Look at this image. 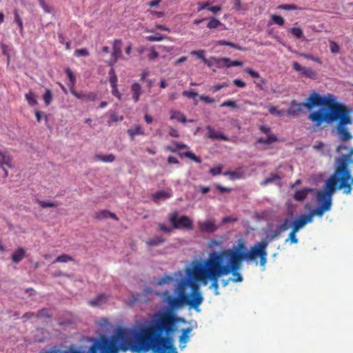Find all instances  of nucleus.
<instances>
[{
  "label": "nucleus",
  "mask_w": 353,
  "mask_h": 353,
  "mask_svg": "<svg viewBox=\"0 0 353 353\" xmlns=\"http://www.w3.org/2000/svg\"><path fill=\"white\" fill-rule=\"evenodd\" d=\"M180 318L170 310L156 313L146 325L138 328L119 327L110 337L102 336L89 347L71 345L65 350L52 347L42 353H176L172 335Z\"/></svg>",
  "instance_id": "obj_1"
},
{
  "label": "nucleus",
  "mask_w": 353,
  "mask_h": 353,
  "mask_svg": "<svg viewBox=\"0 0 353 353\" xmlns=\"http://www.w3.org/2000/svg\"><path fill=\"white\" fill-rule=\"evenodd\" d=\"M239 257L230 250L210 253L206 259L193 261L186 267L185 272L188 278L181 279L176 285L174 292L177 297L170 295L169 291L158 294L171 309H179L189 305L196 311L203 302V297L199 285H206L211 282L210 288L216 295L219 294V279L227 276L240 265Z\"/></svg>",
  "instance_id": "obj_2"
},
{
  "label": "nucleus",
  "mask_w": 353,
  "mask_h": 353,
  "mask_svg": "<svg viewBox=\"0 0 353 353\" xmlns=\"http://www.w3.org/2000/svg\"><path fill=\"white\" fill-rule=\"evenodd\" d=\"M306 108L311 110L314 107L322 105L330 109L321 108L316 111L311 112L308 119L316 126L320 127L323 123H330L339 119L337 125L338 134L343 141H347L352 138V135L347 132L345 125L352 123L349 116V112L345 107L336 103V99L330 94L321 97L314 92L310 94L306 100Z\"/></svg>",
  "instance_id": "obj_3"
},
{
  "label": "nucleus",
  "mask_w": 353,
  "mask_h": 353,
  "mask_svg": "<svg viewBox=\"0 0 353 353\" xmlns=\"http://www.w3.org/2000/svg\"><path fill=\"white\" fill-rule=\"evenodd\" d=\"M348 176L340 174L338 172L336 175H332L326 181L324 190L319 191L316 195V199L320 206L310 212L307 216H311L312 221L315 215L322 216L325 212L330 210L332 206V196L335 192L336 185L339 190H343V192L349 194L352 191V180L348 181Z\"/></svg>",
  "instance_id": "obj_4"
},
{
  "label": "nucleus",
  "mask_w": 353,
  "mask_h": 353,
  "mask_svg": "<svg viewBox=\"0 0 353 353\" xmlns=\"http://www.w3.org/2000/svg\"><path fill=\"white\" fill-rule=\"evenodd\" d=\"M268 245V243L266 241H262L260 243L254 244L248 250L245 241L243 239H239L236 245L232 249H227L226 250H230L232 253H235L240 259L239 268L232 270L230 272L233 275V278L230 280L233 282H241L243 281V277L238 271L241 268L242 261L244 260L252 261L257 257H259L260 265L261 266H265L267 262L268 253L266 248Z\"/></svg>",
  "instance_id": "obj_5"
},
{
  "label": "nucleus",
  "mask_w": 353,
  "mask_h": 353,
  "mask_svg": "<svg viewBox=\"0 0 353 353\" xmlns=\"http://www.w3.org/2000/svg\"><path fill=\"white\" fill-rule=\"evenodd\" d=\"M337 152L341 154V157L336 161L337 167L333 175H336L338 172H340V174H347L349 182L352 180L353 185V177L350 175V170L347 168L348 163L353 161V149L349 148L347 145L343 144L337 148Z\"/></svg>",
  "instance_id": "obj_6"
},
{
  "label": "nucleus",
  "mask_w": 353,
  "mask_h": 353,
  "mask_svg": "<svg viewBox=\"0 0 353 353\" xmlns=\"http://www.w3.org/2000/svg\"><path fill=\"white\" fill-rule=\"evenodd\" d=\"M170 221L174 228L192 229V221L187 216H182L178 219L177 214L174 212L170 214Z\"/></svg>",
  "instance_id": "obj_7"
},
{
  "label": "nucleus",
  "mask_w": 353,
  "mask_h": 353,
  "mask_svg": "<svg viewBox=\"0 0 353 353\" xmlns=\"http://www.w3.org/2000/svg\"><path fill=\"white\" fill-rule=\"evenodd\" d=\"M5 166L13 168L12 164V157L8 152L0 151V168L4 171L5 177L8 176V173Z\"/></svg>",
  "instance_id": "obj_8"
},
{
  "label": "nucleus",
  "mask_w": 353,
  "mask_h": 353,
  "mask_svg": "<svg viewBox=\"0 0 353 353\" xmlns=\"http://www.w3.org/2000/svg\"><path fill=\"white\" fill-rule=\"evenodd\" d=\"M70 92L77 99H81L85 102L94 101L97 99V94L95 92L85 93L83 92H78L72 88H70Z\"/></svg>",
  "instance_id": "obj_9"
},
{
  "label": "nucleus",
  "mask_w": 353,
  "mask_h": 353,
  "mask_svg": "<svg viewBox=\"0 0 353 353\" xmlns=\"http://www.w3.org/2000/svg\"><path fill=\"white\" fill-rule=\"evenodd\" d=\"M291 227L292 228V221L288 219H284L283 222L277 226L274 234L270 236V240H272L279 236L282 232L288 230Z\"/></svg>",
  "instance_id": "obj_10"
},
{
  "label": "nucleus",
  "mask_w": 353,
  "mask_h": 353,
  "mask_svg": "<svg viewBox=\"0 0 353 353\" xmlns=\"http://www.w3.org/2000/svg\"><path fill=\"white\" fill-rule=\"evenodd\" d=\"M311 216L302 215L297 219L292 221V230L298 232L299 230L303 228L307 223H311Z\"/></svg>",
  "instance_id": "obj_11"
},
{
  "label": "nucleus",
  "mask_w": 353,
  "mask_h": 353,
  "mask_svg": "<svg viewBox=\"0 0 353 353\" xmlns=\"http://www.w3.org/2000/svg\"><path fill=\"white\" fill-rule=\"evenodd\" d=\"M198 225L199 230L204 232H214L217 229L214 221L212 219L200 221L198 223Z\"/></svg>",
  "instance_id": "obj_12"
},
{
  "label": "nucleus",
  "mask_w": 353,
  "mask_h": 353,
  "mask_svg": "<svg viewBox=\"0 0 353 353\" xmlns=\"http://www.w3.org/2000/svg\"><path fill=\"white\" fill-rule=\"evenodd\" d=\"M121 45L122 42L121 40H115L114 41L112 52L113 60L110 61V65L114 64L119 59H123L121 54Z\"/></svg>",
  "instance_id": "obj_13"
},
{
  "label": "nucleus",
  "mask_w": 353,
  "mask_h": 353,
  "mask_svg": "<svg viewBox=\"0 0 353 353\" xmlns=\"http://www.w3.org/2000/svg\"><path fill=\"white\" fill-rule=\"evenodd\" d=\"M306 108V103H297L292 101L290 108L288 110L287 113L293 116H299L303 112V108Z\"/></svg>",
  "instance_id": "obj_14"
},
{
  "label": "nucleus",
  "mask_w": 353,
  "mask_h": 353,
  "mask_svg": "<svg viewBox=\"0 0 353 353\" xmlns=\"http://www.w3.org/2000/svg\"><path fill=\"white\" fill-rule=\"evenodd\" d=\"M207 130H208V133L207 137L211 139H221L223 141H228L229 139L227 136L224 135L223 133L219 131H215L211 126H208Z\"/></svg>",
  "instance_id": "obj_15"
},
{
  "label": "nucleus",
  "mask_w": 353,
  "mask_h": 353,
  "mask_svg": "<svg viewBox=\"0 0 353 353\" xmlns=\"http://www.w3.org/2000/svg\"><path fill=\"white\" fill-rule=\"evenodd\" d=\"M132 99L135 103L138 102L142 94V88L139 83H134L131 86Z\"/></svg>",
  "instance_id": "obj_16"
},
{
  "label": "nucleus",
  "mask_w": 353,
  "mask_h": 353,
  "mask_svg": "<svg viewBox=\"0 0 353 353\" xmlns=\"http://www.w3.org/2000/svg\"><path fill=\"white\" fill-rule=\"evenodd\" d=\"M94 160L97 161H100L104 163H111L115 160V157L112 154H96L94 157Z\"/></svg>",
  "instance_id": "obj_17"
},
{
  "label": "nucleus",
  "mask_w": 353,
  "mask_h": 353,
  "mask_svg": "<svg viewBox=\"0 0 353 353\" xmlns=\"http://www.w3.org/2000/svg\"><path fill=\"white\" fill-rule=\"evenodd\" d=\"M223 174L228 176L232 180H235L243 178L244 176L245 172L242 168H239L235 171L225 172Z\"/></svg>",
  "instance_id": "obj_18"
},
{
  "label": "nucleus",
  "mask_w": 353,
  "mask_h": 353,
  "mask_svg": "<svg viewBox=\"0 0 353 353\" xmlns=\"http://www.w3.org/2000/svg\"><path fill=\"white\" fill-rule=\"evenodd\" d=\"M26 250L19 248L16 251H14L12 255V261L15 263H18L21 261L25 256Z\"/></svg>",
  "instance_id": "obj_19"
},
{
  "label": "nucleus",
  "mask_w": 353,
  "mask_h": 353,
  "mask_svg": "<svg viewBox=\"0 0 353 353\" xmlns=\"http://www.w3.org/2000/svg\"><path fill=\"white\" fill-rule=\"evenodd\" d=\"M170 114L171 120L175 119L181 123H185L187 121L185 116L180 111L171 110Z\"/></svg>",
  "instance_id": "obj_20"
},
{
  "label": "nucleus",
  "mask_w": 353,
  "mask_h": 353,
  "mask_svg": "<svg viewBox=\"0 0 353 353\" xmlns=\"http://www.w3.org/2000/svg\"><path fill=\"white\" fill-rule=\"evenodd\" d=\"M108 300V297L105 294H99L96 298L90 301L89 304L92 306H99L105 303Z\"/></svg>",
  "instance_id": "obj_21"
},
{
  "label": "nucleus",
  "mask_w": 353,
  "mask_h": 353,
  "mask_svg": "<svg viewBox=\"0 0 353 353\" xmlns=\"http://www.w3.org/2000/svg\"><path fill=\"white\" fill-rule=\"evenodd\" d=\"M192 331V328L188 327L185 330H183L182 334L179 338L180 344H185L189 341V334Z\"/></svg>",
  "instance_id": "obj_22"
},
{
  "label": "nucleus",
  "mask_w": 353,
  "mask_h": 353,
  "mask_svg": "<svg viewBox=\"0 0 353 353\" xmlns=\"http://www.w3.org/2000/svg\"><path fill=\"white\" fill-rule=\"evenodd\" d=\"M128 134L131 137V139H134L136 135L144 134V130L140 125H136L134 129L128 130Z\"/></svg>",
  "instance_id": "obj_23"
},
{
  "label": "nucleus",
  "mask_w": 353,
  "mask_h": 353,
  "mask_svg": "<svg viewBox=\"0 0 353 353\" xmlns=\"http://www.w3.org/2000/svg\"><path fill=\"white\" fill-rule=\"evenodd\" d=\"M170 196H171V194L170 192H165L163 190H161V191L155 192L153 194V198L155 201H157V200H159L161 199H168V198L170 197Z\"/></svg>",
  "instance_id": "obj_24"
},
{
  "label": "nucleus",
  "mask_w": 353,
  "mask_h": 353,
  "mask_svg": "<svg viewBox=\"0 0 353 353\" xmlns=\"http://www.w3.org/2000/svg\"><path fill=\"white\" fill-rule=\"evenodd\" d=\"M164 242V239L160 236H154L153 238H151L148 239L146 241V243L148 245H152V246H157L159 245Z\"/></svg>",
  "instance_id": "obj_25"
},
{
  "label": "nucleus",
  "mask_w": 353,
  "mask_h": 353,
  "mask_svg": "<svg viewBox=\"0 0 353 353\" xmlns=\"http://www.w3.org/2000/svg\"><path fill=\"white\" fill-rule=\"evenodd\" d=\"M25 97L30 105L34 106L37 104L36 97L32 92L30 91L26 94Z\"/></svg>",
  "instance_id": "obj_26"
},
{
  "label": "nucleus",
  "mask_w": 353,
  "mask_h": 353,
  "mask_svg": "<svg viewBox=\"0 0 353 353\" xmlns=\"http://www.w3.org/2000/svg\"><path fill=\"white\" fill-rule=\"evenodd\" d=\"M174 281V279L169 275H166L162 278H160L157 280V284L158 285H163L165 284H169Z\"/></svg>",
  "instance_id": "obj_27"
},
{
  "label": "nucleus",
  "mask_w": 353,
  "mask_h": 353,
  "mask_svg": "<svg viewBox=\"0 0 353 353\" xmlns=\"http://www.w3.org/2000/svg\"><path fill=\"white\" fill-rule=\"evenodd\" d=\"M14 21L17 23V24L19 27L20 33L21 34H23V22H22V20L18 13L17 10H15L14 11Z\"/></svg>",
  "instance_id": "obj_28"
},
{
  "label": "nucleus",
  "mask_w": 353,
  "mask_h": 353,
  "mask_svg": "<svg viewBox=\"0 0 353 353\" xmlns=\"http://www.w3.org/2000/svg\"><path fill=\"white\" fill-rule=\"evenodd\" d=\"M184 148H186V145L185 144L174 143L172 145H168L165 148V149L172 152H174Z\"/></svg>",
  "instance_id": "obj_29"
},
{
  "label": "nucleus",
  "mask_w": 353,
  "mask_h": 353,
  "mask_svg": "<svg viewBox=\"0 0 353 353\" xmlns=\"http://www.w3.org/2000/svg\"><path fill=\"white\" fill-rule=\"evenodd\" d=\"M309 191H310L309 189H303V190L297 191L294 194L295 199L297 201L303 200L307 195Z\"/></svg>",
  "instance_id": "obj_30"
},
{
  "label": "nucleus",
  "mask_w": 353,
  "mask_h": 353,
  "mask_svg": "<svg viewBox=\"0 0 353 353\" xmlns=\"http://www.w3.org/2000/svg\"><path fill=\"white\" fill-rule=\"evenodd\" d=\"M221 25H222V23L219 20H218L214 17H210V18H209V22L207 25V27L210 29H212V28H216Z\"/></svg>",
  "instance_id": "obj_31"
},
{
  "label": "nucleus",
  "mask_w": 353,
  "mask_h": 353,
  "mask_svg": "<svg viewBox=\"0 0 353 353\" xmlns=\"http://www.w3.org/2000/svg\"><path fill=\"white\" fill-rule=\"evenodd\" d=\"M277 140L276 137L274 135L268 134V137L264 138H260L258 140L259 143H265V144H271L274 142H275Z\"/></svg>",
  "instance_id": "obj_32"
},
{
  "label": "nucleus",
  "mask_w": 353,
  "mask_h": 353,
  "mask_svg": "<svg viewBox=\"0 0 353 353\" xmlns=\"http://www.w3.org/2000/svg\"><path fill=\"white\" fill-rule=\"evenodd\" d=\"M205 50H200L198 51L192 50L190 52V54L196 57L199 59H202L204 63H208V60L204 57Z\"/></svg>",
  "instance_id": "obj_33"
},
{
  "label": "nucleus",
  "mask_w": 353,
  "mask_h": 353,
  "mask_svg": "<svg viewBox=\"0 0 353 353\" xmlns=\"http://www.w3.org/2000/svg\"><path fill=\"white\" fill-rule=\"evenodd\" d=\"M43 99L46 105H49L52 100V93L50 89H46Z\"/></svg>",
  "instance_id": "obj_34"
},
{
  "label": "nucleus",
  "mask_w": 353,
  "mask_h": 353,
  "mask_svg": "<svg viewBox=\"0 0 353 353\" xmlns=\"http://www.w3.org/2000/svg\"><path fill=\"white\" fill-rule=\"evenodd\" d=\"M39 205L41 208H54L57 207L59 203L57 201L55 202H48L45 201H38Z\"/></svg>",
  "instance_id": "obj_35"
},
{
  "label": "nucleus",
  "mask_w": 353,
  "mask_h": 353,
  "mask_svg": "<svg viewBox=\"0 0 353 353\" xmlns=\"http://www.w3.org/2000/svg\"><path fill=\"white\" fill-rule=\"evenodd\" d=\"M296 232L292 230L288 238L285 240V242H290L291 244H295L298 243V239L296 238Z\"/></svg>",
  "instance_id": "obj_36"
},
{
  "label": "nucleus",
  "mask_w": 353,
  "mask_h": 353,
  "mask_svg": "<svg viewBox=\"0 0 353 353\" xmlns=\"http://www.w3.org/2000/svg\"><path fill=\"white\" fill-rule=\"evenodd\" d=\"M73 259L72 258L69 256V255H67V254H62L61 256H59L56 260L54 261V263L55 262H59V263H67V262H69V261H72Z\"/></svg>",
  "instance_id": "obj_37"
},
{
  "label": "nucleus",
  "mask_w": 353,
  "mask_h": 353,
  "mask_svg": "<svg viewBox=\"0 0 353 353\" xmlns=\"http://www.w3.org/2000/svg\"><path fill=\"white\" fill-rule=\"evenodd\" d=\"M290 31L297 39H300L303 36V32L299 28H292Z\"/></svg>",
  "instance_id": "obj_38"
},
{
  "label": "nucleus",
  "mask_w": 353,
  "mask_h": 353,
  "mask_svg": "<svg viewBox=\"0 0 353 353\" xmlns=\"http://www.w3.org/2000/svg\"><path fill=\"white\" fill-rule=\"evenodd\" d=\"M268 110L272 114L279 117L283 116L284 113L283 110H279L276 107L272 105L268 107Z\"/></svg>",
  "instance_id": "obj_39"
},
{
  "label": "nucleus",
  "mask_w": 353,
  "mask_h": 353,
  "mask_svg": "<svg viewBox=\"0 0 353 353\" xmlns=\"http://www.w3.org/2000/svg\"><path fill=\"white\" fill-rule=\"evenodd\" d=\"M212 59L217 65H219L221 63H223V64H225L227 66V65L230 63V59L229 58H226V57L220 58V59L212 57Z\"/></svg>",
  "instance_id": "obj_40"
},
{
  "label": "nucleus",
  "mask_w": 353,
  "mask_h": 353,
  "mask_svg": "<svg viewBox=\"0 0 353 353\" xmlns=\"http://www.w3.org/2000/svg\"><path fill=\"white\" fill-rule=\"evenodd\" d=\"M276 181H279V176L276 174H272L270 177L267 178L264 181H263L261 183V185H267L268 183L275 182Z\"/></svg>",
  "instance_id": "obj_41"
},
{
  "label": "nucleus",
  "mask_w": 353,
  "mask_h": 353,
  "mask_svg": "<svg viewBox=\"0 0 353 353\" xmlns=\"http://www.w3.org/2000/svg\"><path fill=\"white\" fill-rule=\"evenodd\" d=\"M74 55L76 57H88L89 52L85 48L77 49L74 51Z\"/></svg>",
  "instance_id": "obj_42"
},
{
  "label": "nucleus",
  "mask_w": 353,
  "mask_h": 353,
  "mask_svg": "<svg viewBox=\"0 0 353 353\" xmlns=\"http://www.w3.org/2000/svg\"><path fill=\"white\" fill-rule=\"evenodd\" d=\"M272 20L274 23L279 26H283L285 21L284 19L282 17L278 15H272Z\"/></svg>",
  "instance_id": "obj_43"
},
{
  "label": "nucleus",
  "mask_w": 353,
  "mask_h": 353,
  "mask_svg": "<svg viewBox=\"0 0 353 353\" xmlns=\"http://www.w3.org/2000/svg\"><path fill=\"white\" fill-rule=\"evenodd\" d=\"M278 9L285 10H294L297 9V7L293 4H283L278 6Z\"/></svg>",
  "instance_id": "obj_44"
},
{
  "label": "nucleus",
  "mask_w": 353,
  "mask_h": 353,
  "mask_svg": "<svg viewBox=\"0 0 353 353\" xmlns=\"http://www.w3.org/2000/svg\"><path fill=\"white\" fill-rule=\"evenodd\" d=\"M330 49L331 52L334 54L338 53L339 52V45L333 41H330Z\"/></svg>",
  "instance_id": "obj_45"
},
{
  "label": "nucleus",
  "mask_w": 353,
  "mask_h": 353,
  "mask_svg": "<svg viewBox=\"0 0 353 353\" xmlns=\"http://www.w3.org/2000/svg\"><path fill=\"white\" fill-rule=\"evenodd\" d=\"M109 217V211L103 210L96 214L95 218L99 220H102Z\"/></svg>",
  "instance_id": "obj_46"
},
{
  "label": "nucleus",
  "mask_w": 353,
  "mask_h": 353,
  "mask_svg": "<svg viewBox=\"0 0 353 353\" xmlns=\"http://www.w3.org/2000/svg\"><path fill=\"white\" fill-rule=\"evenodd\" d=\"M40 6L46 12L50 13L52 12V8L48 4H47L44 0H39Z\"/></svg>",
  "instance_id": "obj_47"
},
{
  "label": "nucleus",
  "mask_w": 353,
  "mask_h": 353,
  "mask_svg": "<svg viewBox=\"0 0 353 353\" xmlns=\"http://www.w3.org/2000/svg\"><path fill=\"white\" fill-rule=\"evenodd\" d=\"M159 57V53L155 50L154 47L150 48V52L148 57L150 60H154Z\"/></svg>",
  "instance_id": "obj_48"
},
{
  "label": "nucleus",
  "mask_w": 353,
  "mask_h": 353,
  "mask_svg": "<svg viewBox=\"0 0 353 353\" xmlns=\"http://www.w3.org/2000/svg\"><path fill=\"white\" fill-rule=\"evenodd\" d=\"M301 74L310 78H314L316 76L315 72L312 70L306 68H304Z\"/></svg>",
  "instance_id": "obj_49"
},
{
  "label": "nucleus",
  "mask_w": 353,
  "mask_h": 353,
  "mask_svg": "<svg viewBox=\"0 0 353 353\" xmlns=\"http://www.w3.org/2000/svg\"><path fill=\"white\" fill-rule=\"evenodd\" d=\"M182 95L184 97H189V98L194 99L199 94H198V93L194 92L193 90H185L182 92Z\"/></svg>",
  "instance_id": "obj_50"
},
{
  "label": "nucleus",
  "mask_w": 353,
  "mask_h": 353,
  "mask_svg": "<svg viewBox=\"0 0 353 353\" xmlns=\"http://www.w3.org/2000/svg\"><path fill=\"white\" fill-rule=\"evenodd\" d=\"M65 72L72 83V85L73 86L75 83V81H76V79H75V76L74 75L73 72H72V70L69 68H67L65 70Z\"/></svg>",
  "instance_id": "obj_51"
},
{
  "label": "nucleus",
  "mask_w": 353,
  "mask_h": 353,
  "mask_svg": "<svg viewBox=\"0 0 353 353\" xmlns=\"http://www.w3.org/2000/svg\"><path fill=\"white\" fill-rule=\"evenodd\" d=\"M146 40L148 41H160L163 39V37L162 36H159V34L154 36H148L146 37Z\"/></svg>",
  "instance_id": "obj_52"
},
{
  "label": "nucleus",
  "mask_w": 353,
  "mask_h": 353,
  "mask_svg": "<svg viewBox=\"0 0 353 353\" xmlns=\"http://www.w3.org/2000/svg\"><path fill=\"white\" fill-rule=\"evenodd\" d=\"M226 106L231 107L233 108H237L236 102L234 101H231V100L225 101L221 104V107H226Z\"/></svg>",
  "instance_id": "obj_53"
},
{
  "label": "nucleus",
  "mask_w": 353,
  "mask_h": 353,
  "mask_svg": "<svg viewBox=\"0 0 353 353\" xmlns=\"http://www.w3.org/2000/svg\"><path fill=\"white\" fill-rule=\"evenodd\" d=\"M217 44H219V45H221V46H230V47H232V48H236V49H239V50L241 49L236 44H234L233 43H231V42L226 41L225 40H221V41H218Z\"/></svg>",
  "instance_id": "obj_54"
},
{
  "label": "nucleus",
  "mask_w": 353,
  "mask_h": 353,
  "mask_svg": "<svg viewBox=\"0 0 353 353\" xmlns=\"http://www.w3.org/2000/svg\"><path fill=\"white\" fill-rule=\"evenodd\" d=\"M197 5L199 6L198 11L199 12L205 8L208 9V7L211 5V2L209 1L206 2H198Z\"/></svg>",
  "instance_id": "obj_55"
},
{
  "label": "nucleus",
  "mask_w": 353,
  "mask_h": 353,
  "mask_svg": "<svg viewBox=\"0 0 353 353\" xmlns=\"http://www.w3.org/2000/svg\"><path fill=\"white\" fill-rule=\"evenodd\" d=\"M185 156L197 163H201L200 159L190 151L185 152Z\"/></svg>",
  "instance_id": "obj_56"
},
{
  "label": "nucleus",
  "mask_w": 353,
  "mask_h": 353,
  "mask_svg": "<svg viewBox=\"0 0 353 353\" xmlns=\"http://www.w3.org/2000/svg\"><path fill=\"white\" fill-rule=\"evenodd\" d=\"M112 88V93L114 96H115L117 98H118L119 99H121V93L119 92L118 88H117V85H112L111 86Z\"/></svg>",
  "instance_id": "obj_57"
},
{
  "label": "nucleus",
  "mask_w": 353,
  "mask_h": 353,
  "mask_svg": "<svg viewBox=\"0 0 353 353\" xmlns=\"http://www.w3.org/2000/svg\"><path fill=\"white\" fill-rule=\"evenodd\" d=\"M199 98L201 101H203V102H205L206 103H212L214 102V99L210 98L208 96L201 95V96H199Z\"/></svg>",
  "instance_id": "obj_58"
},
{
  "label": "nucleus",
  "mask_w": 353,
  "mask_h": 353,
  "mask_svg": "<svg viewBox=\"0 0 353 353\" xmlns=\"http://www.w3.org/2000/svg\"><path fill=\"white\" fill-rule=\"evenodd\" d=\"M110 120L114 122L121 121L123 120V116H119L116 113H113L110 116Z\"/></svg>",
  "instance_id": "obj_59"
},
{
  "label": "nucleus",
  "mask_w": 353,
  "mask_h": 353,
  "mask_svg": "<svg viewBox=\"0 0 353 353\" xmlns=\"http://www.w3.org/2000/svg\"><path fill=\"white\" fill-rule=\"evenodd\" d=\"M227 85H228V84L225 83H219V84H216V85H214V86H212L211 89L214 92H216V91L221 90L223 88L226 87Z\"/></svg>",
  "instance_id": "obj_60"
},
{
  "label": "nucleus",
  "mask_w": 353,
  "mask_h": 353,
  "mask_svg": "<svg viewBox=\"0 0 353 353\" xmlns=\"http://www.w3.org/2000/svg\"><path fill=\"white\" fill-rule=\"evenodd\" d=\"M292 68L293 69L296 71V72H299L301 73H302L303 69L305 67H303L301 66L299 63L297 62H294L293 64H292Z\"/></svg>",
  "instance_id": "obj_61"
},
{
  "label": "nucleus",
  "mask_w": 353,
  "mask_h": 353,
  "mask_svg": "<svg viewBox=\"0 0 353 353\" xmlns=\"http://www.w3.org/2000/svg\"><path fill=\"white\" fill-rule=\"evenodd\" d=\"M245 72L247 73H248L253 78H259L260 77L259 74L257 72H256L252 69L248 68L245 70Z\"/></svg>",
  "instance_id": "obj_62"
},
{
  "label": "nucleus",
  "mask_w": 353,
  "mask_h": 353,
  "mask_svg": "<svg viewBox=\"0 0 353 353\" xmlns=\"http://www.w3.org/2000/svg\"><path fill=\"white\" fill-rule=\"evenodd\" d=\"M210 172L212 175L219 174L221 172V167L218 166L216 168H212L210 169Z\"/></svg>",
  "instance_id": "obj_63"
},
{
  "label": "nucleus",
  "mask_w": 353,
  "mask_h": 353,
  "mask_svg": "<svg viewBox=\"0 0 353 353\" xmlns=\"http://www.w3.org/2000/svg\"><path fill=\"white\" fill-rule=\"evenodd\" d=\"M233 83L236 86L239 87V88H244L245 86V83L241 79H234L233 81Z\"/></svg>",
  "instance_id": "obj_64"
}]
</instances>
